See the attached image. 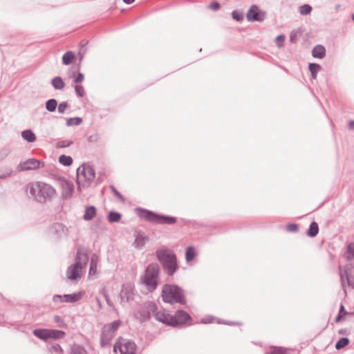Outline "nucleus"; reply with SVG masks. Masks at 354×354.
<instances>
[{
  "label": "nucleus",
  "instance_id": "a19ab883",
  "mask_svg": "<svg viewBox=\"0 0 354 354\" xmlns=\"http://www.w3.org/2000/svg\"><path fill=\"white\" fill-rule=\"evenodd\" d=\"M72 143L73 142L70 140H59L57 142L56 147L57 148H64L70 146Z\"/></svg>",
  "mask_w": 354,
  "mask_h": 354
},
{
  "label": "nucleus",
  "instance_id": "79ce46f5",
  "mask_svg": "<svg viewBox=\"0 0 354 354\" xmlns=\"http://www.w3.org/2000/svg\"><path fill=\"white\" fill-rule=\"evenodd\" d=\"M75 91L76 95L80 97H83L85 94L84 87L80 85H76L75 86Z\"/></svg>",
  "mask_w": 354,
  "mask_h": 354
},
{
  "label": "nucleus",
  "instance_id": "f257e3e1",
  "mask_svg": "<svg viewBox=\"0 0 354 354\" xmlns=\"http://www.w3.org/2000/svg\"><path fill=\"white\" fill-rule=\"evenodd\" d=\"M28 196L32 200L45 203L56 196V189L50 184L43 181H35L27 185Z\"/></svg>",
  "mask_w": 354,
  "mask_h": 354
},
{
  "label": "nucleus",
  "instance_id": "e433bc0d",
  "mask_svg": "<svg viewBox=\"0 0 354 354\" xmlns=\"http://www.w3.org/2000/svg\"><path fill=\"white\" fill-rule=\"evenodd\" d=\"M299 13L301 15H307L312 11V7L308 4H304L299 8Z\"/></svg>",
  "mask_w": 354,
  "mask_h": 354
},
{
  "label": "nucleus",
  "instance_id": "49530a36",
  "mask_svg": "<svg viewBox=\"0 0 354 354\" xmlns=\"http://www.w3.org/2000/svg\"><path fill=\"white\" fill-rule=\"evenodd\" d=\"M220 7V4L217 1H214L208 6V8L214 11L219 10Z\"/></svg>",
  "mask_w": 354,
  "mask_h": 354
},
{
  "label": "nucleus",
  "instance_id": "6e6552de",
  "mask_svg": "<svg viewBox=\"0 0 354 354\" xmlns=\"http://www.w3.org/2000/svg\"><path fill=\"white\" fill-rule=\"evenodd\" d=\"M120 324L121 322L120 320H116L104 326L100 338V343L102 347L109 344Z\"/></svg>",
  "mask_w": 354,
  "mask_h": 354
},
{
  "label": "nucleus",
  "instance_id": "393cba45",
  "mask_svg": "<svg viewBox=\"0 0 354 354\" xmlns=\"http://www.w3.org/2000/svg\"><path fill=\"white\" fill-rule=\"evenodd\" d=\"M165 269L166 270L167 274L169 275H172L176 270L178 266L176 263V259L173 260L169 263H167L163 265Z\"/></svg>",
  "mask_w": 354,
  "mask_h": 354
},
{
  "label": "nucleus",
  "instance_id": "6e6d98bb",
  "mask_svg": "<svg viewBox=\"0 0 354 354\" xmlns=\"http://www.w3.org/2000/svg\"><path fill=\"white\" fill-rule=\"evenodd\" d=\"M295 37H296V34L291 33L290 38V41L292 42L295 41Z\"/></svg>",
  "mask_w": 354,
  "mask_h": 354
},
{
  "label": "nucleus",
  "instance_id": "2f4dec72",
  "mask_svg": "<svg viewBox=\"0 0 354 354\" xmlns=\"http://www.w3.org/2000/svg\"><path fill=\"white\" fill-rule=\"evenodd\" d=\"M59 162L64 166H70L73 163V159L69 156L61 155L59 157Z\"/></svg>",
  "mask_w": 354,
  "mask_h": 354
},
{
  "label": "nucleus",
  "instance_id": "3c124183",
  "mask_svg": "<svg viewBox=\"0 0 354 354\" xmlns=\"http://www.w3.org/2000/svg\"><path fill=\"white\" fill-rule=\"evenodd\" d=\"M53 228L56 231H62L63 232L64 231V227L62 224H59V223L55 224L54 226H53Z\"/></svg>",
  "mask_w": 354,
  "mask_h": 354
},
{
  "label": "nucleus",
  "instance_id": "f3484780",
  "mask_svg": "<svg viewBox=\"0 0 354 354\" xmlns=\"http://www.w3.org/2000/svg\"><path fill=\"white\" fill-rule=\"evenodd\" d=\"M155 318L159 322L173 326V315H169L164 310L156 312Z\"/></svg>",
  "mask_w": 354,
  "mask_h": 354
},
{
  "label": "nucleus",
  "instance_id": "4c0bfd02",
  "mask_svg": "<svg viewBox=\"0 0 354 354\" xmlns=\"http://www.w3.org/2000/svg\"><path fill=\"white\" fill-rule=\"evenodd\" d=\"M348 343H349V339L348 338H346V337L341 338L336 343L335 348H336V349L339 350V349L344 348V346H347L348 344Z\"/></svg>",
  "mask_w": 354,
  "mask_h": 354
},
{
  "label": "nucleus",
  "instance_id": "72a5a7b5",
  "mask_svg": "<svg viewBox=\"0 0 354 354\" xmlns=\"http://www.w3.org/2000/svg\"><path fill=\"white\" fill-rule=\"evenodd\" d=\"M57 106V102L56 100H55V99L48 100L46 102V109L50 112L55 111Z\"/></svg>",
  "mask_w": 354,
  "mask_h": 354
},
{
  "label": "nucleus",
  "instance_id": "8fccbe9b",
  "mask_svg": "<svg viewBox=\"0 0 354 354\" xmlns=\"http://www.w3.org/2000/svg\"><path fill=\"white\" fill-rule=\"evenodd\" d=\"M84 76L82 73H79L75 77L74 82L75 83H81L84 80Z\"/></svg>",
  "mask_w": 354,
  "mask_h": 354
},
{
  "label": "nucleus",
  "instance_id": "a18cd8bd",
  "mask_svg": "<svg viewBox=\"0 0 354 354\" xmlns=\"http://www.w3.org/2000/svg\"><path fill=\"white\" fill-rule=\"evenodd\" d=\"M232 15L233 19L236 21H241L243 19L242 14L236 10L232 12Z\"/></svg>",
  "mask_w": 354,
  "mask_h": 354
},
{
  "label": "nucleus",
  "instance_id": "20e7f679",
  "mask_svg": "<svg viewBox=\"0 0 354 354\" xmlns=\"http://www.w3.org/2000/svg\"><path fill=\"white\" fill-rule=\"evenodd\" d=\"M77 191L81 192L88 187L95 177L93 168L89 165L84 164L77 169Z\"/></svg>",
  "mask_w": 354,
  "mask_h": 354
},
{
  "label": "nucleus",
  "instance_id": "dca6fc26",
  "mask_svg": "<svg viewBox=\"0 0 354 354\" xmlns=\"http://www.w3.org/2000/svg\"><path fill=\"white\" fill-rule=\"evenodd\" d=\"M190 315L184 310H178L173 316V326L183 325L191 321Z\"/></svg>",
  "mask_w": 354,
  "mask_h": 354
},
{
  "label": "nucleus",
  "instance_id": "a211bd4d",
  "mask_svg": "<svg viewBox=\"0 0 354 354\" xmlns=\"http://www.w3.org/2000/svg\"><path fill=\"white\" fill-rule=\"evenodd\" d=\"M99 263V257L96 254H93L91 257L88 277H93L96 275Z\"/></svg>",
  "mask_w": 354,
  "mask_h": 354
},
{
  "label": "nucleus",
  "instance_id": "4be33fe9",
  "mask_svg": "<svg viewBox=\"0 0 354 354\" xmlns=\"http://www.w3.org/2000/svg\"><path fill=\"white\" fill-rule=\"evenodd\" d=\"M312 55L315 58H323L326 55L325 48L322 45H316L312 50Z\"/></svg>",
  "mask_w": 354,
  "mask_h": 354
},
{
  "label": "nucleus",
  "instance_id": "c756f323",
  "mask_svg": "<svg viewBox=\"0 0 354 354\" xmlns=\"http://www.w3.org/2000/svg\"><path fill=\"white\" fill-rule=\"evenodd\" d=\"M319 232V227L316 222L313 221L310 223L307 234L310 237L315 236Z\"/></svg>",
  "mask_w": 354,
  "mask_h": 354
},
{
  "label": "nucleus",
  "instance_id": "c9c22d12",
  "mask_svg": "<svg viewBox=\"0 0 354 354\" xmlns=\"http://www.w3.org/2000/svg\"><path fill=\"white\" fill-rule=\"evenodd\" d=\"M82 122V118H80L79 117L71 118L67 120L66 125L68 127L77 126V125H80Z\"/></svg>",
  "mask_w": 354,
  "mask_h": 354
},
{
  "label": "nucleus",
  "instance_id": "09e8293b",
  "mask_svg": "<svg viewBox=\"0 0 354 354\" xmlns=\"http://www.w3.org/2000/svg\"><path fill=\"white\" fill-rule=\"evenodd\" d=\"M52 349L55 351V352H57V353H63V349L61 347V346L58 344H54L52 346Z\"/></svg>",
  "mask_w": 354,
  "mask_h": 354
},
{
  "label": "nucleus",
  "instance_id": "ddd939ff",
  "mask_svg": "<svg viewBox=\"0 0 354 354\" xmlns=\"http://www.w3.org/2000/svg\"><path fill=\"white\" fill-rule=\"evenodd\" d=\"M266 17V12L260 11L256 5H252L246 14V18L249 21H262Z\"/></svg>",
  "mask_w": 354,
  "mask_h": 354
},
{
  "label": "nucleus",
  "instance_id": "58836bf2",
  "mask_svg": "<svg viewBox=\"0 0 354 354\" xmlns=\"http://www.w3.org/2000/svg\"><path fill=\"white\" fill-rule=\"evenodd\" d=\"M72 354H86L85 349L80 346H74L71 349Z\"/></svg>",
  "mask_w": 354,
  "mask_h": 354
},
{
  "label": "nucleus",
  "instance_id": "473e14b6",
  "mask_svg": "<svg viewBox=\"0 0 354 354\" xmlns=\"http://www.w3.org/2000/svg\"><path fill=\"white\" fill-rule=\"evenodd\" d=\"M196 256V252L194 247H188L185 252V259L187 262L192 261Z\"/></svg>",
  "mask_w": 354,
  "mask_h": 354
},
{
  "label": "nucleus",
  "instance_id": "a878e982",
  "mask_svg": "<svg viewBox=\"0 0 354 354\" xmlns=\"http://www.w3.org/2000/svg\"><path fill=\"white\" fill-rule=\"evenodd\" d=\"M344 257L348 261H351L354 259V243H351L347 246L346 252L344 254Z\"/></svg>",
  "mask_w": 354,
  "mask_h": 354
},
{
  "label": "nucleus",
  "instance_id": "680f3d73",
  "mask_svg": "<svg viewBox=\"0 0 354 354\" xmlns=\"http://www.w3.org/2000/svg\"><path fill=\"white\" fill-rule=\"evenodd\" d=\"M54 319H55V322H59V319H60V317L59 316H55L54 317Z\"/></svg>",
  "mask_w": 354,
  "mask_h": 354
},
{
  "label": "nucleus",
  "instance_id": "7c9ffc66",
  "mask_svg": "<svg viewBox=\"0 0 354 354\" xmlns=\"http://www.w3.org/2000/svg\"><path fill=\"white\" fill-rule=\"evenodd\" d=\"M308 68L311 73V76H312L313 79H316L317 74L321 69L320 65H319L317 64H315V63H310L308 65Z\"/></svg>",
  "mask_w": 354,
  "mask_h": 354
},
{
  "label": "nucleus",
  "instance_id": "c85d7f7f",
  "mask_svg": "<svg viewBox=\"0 0 354 354\" xmlns=\"http://www.w3.org/2000/svg\"><path fill=\"white\" fill-rule=\"evenodd\" d=\"M65 333L62 330L50 329V339H62L65 337Z\"/></svg>",
  "mask_w": 354,
  "mask_h": 354
},
{
  "label": "nucleus",
  "instance_id": "412c9836",
  "mask_svg": "<svg viewBox=\"0 0 354 354\" xmlns=\"http://www.w3.org/2000/svg\"><path fill=\"white\" fill-rule=\"evenodd\" d=\"M96 216V208L93 205L87 206L85 209L83 218L85 221H91Z\"/></svg>",
  "mask_w": 354,
  "mask_h": 354
},
{
  "label": "nucleus",
  "instance_id": "5701e85b",
  "mask_svg": "<svg viewBox=\"0 0 354 354\" xmlns=\"http://www.w3.org/2000/svg\"><path fill=\"white\" fill-rule=\"evenodd\" d=\"M21 137L28 142H33L36 140V136L30 129H26L21 132Z\"/></svg>",
  "mask_w": 354,
  "mask_h": 354
},
{
  "label": "nucleus",
  "instance_id": "f8f14e48",
  "mask_svg": "<svg viewBox=\"0 0 354 354\" xmlns=\"http://www.w3.org/2000/svg\"><path fill=\"white\" fill-rule=\"evenodd\" d=\"M59 185L62 190V197L64 199L70 198L74 192V185L65 178H59L58 180Z\"/></svg>",
  "mask_w": 354,
  "mask_h": 354
},
{
  "label": "nucleus",
  "instance_id": "37998d69",
  "mask_svg": "<svg viewBox=\"0 0 354 354\" xmlns=\"http://www.w3.org/2000/svg\"><path fill=\"white\" fill-rule=\"evenodd\" d=\"M298 229H299L298 225L295 223H289L286 225L287 231L290 232H297Z\"/></svg>",
  "mask_w": 354,
  "mask_h": 354
},
{
  "label": "nucleus",
  "instance_id": "1a4fd4ad",
  "mask_svg": "<svg viewBox=\"0 0 354 354\" xmlns=\"http://www.w3.org/2000/svg\"><path fill=\"white\" fill-rule=\"evenodd\" d=\"M354 272V267L351 263H348L344 268L339 266V276L343 288L346 286H351V278Z\"/></svg>",
  "mask_w": 354,
  "mask_h": 354
},
{
  "label": "nucleus",
  "instance_id": "6ab92c4d",
  "mask_svg": "<svg viewBox=\"0 0 354 354\" xmlns=\"http://www.w3.org/2000/svg\"><path fill=\"white\" fill-rule=\"evenodd\" d=\"M147 309L146 313L145 312L143 314L140 312H138L136 314V316L139 318L141 321H145L149 318V314L151 311H153L155 310V305L153 303H148L145 306Z\"/></svg>",
  "mask_w": 354,
  "mask_h": 354
},
{
  "label": "nucleus",
  "instance_id": "603ef678",
  "mask_svg": "<svg viewBox=\"0 0 354 354\" xmlns=\"http://www.w3.org/2000/svg\"><path fill=\"white\" fill-rule=\"evenodd\" d=\"M115 195L120 199H122V196L115 189L113 186L110 187Z\"/></svg>",
  "mask_w": 354,
  "mask_h": 354
},
{
  "label": "nucleus",
  "instance_id": "9d476101",
  "mask_svg": "<svg viewBox=\"0 0 354 354\" xmlns=\"http://www.w3.org/2000/svg\"><path fill=\"white\" fill-rule=\"evenodd\" d=\"M82 297L83 293L82 292L64 295H56L53 296V301L55 303H75L82 299Z\"/></svg>",
  "mask_w": 354,
  "mask_h": 354
},
{
  "label": "nucleus",
  "instance_id": "4468645a",
  "mask_svg": "<svg viewBox=\"0 0 354 354\" xmlns=\"http://www.w3.org/2000/svg\"><path fill=\"white\" fill-rule=\"evenodd\" d=\"M133 294L134 285L132 283L124 284L120 294L121 302H128L133 299Z\"/></svg>",
  "mask_w": 354,
  "mask_h": 354
},
{
  "label": "nucleus",
  "instance_id": "39448f33",
  "mask_svg": "<svg viewBox=\"0 0 354 354\" xmlns=\"http://www.w3.org/2000/svg\"><path fill=\"white\" fill-rule=\"evenodd\" d=\"M159 266L157 263L149 264L142 277V283L150 292L155 290L158 286Z\"/></svg>",
  "mask_w": 354,
  "mask_h": 354
},
{
  "label": "nucleus",
  "instance_id": "423d86ee",
  "mask_svg": "<svg viewBox=\"0 0 354 354\" xmlns=\"http://www.w3.org/2000/svg\"><path fill=\"white\" fill-rule=\"evenodd\" d=\"M138 215L142 218L151 223L158 224H174L176 222V218L172 216H163L156 214L152 212L137 209Z\"/></svg>",
  "mask_w": 354,
  "mask_h": 354
},
{
  "label": "nucleus",
  "instance_id": "cd10ccee",
  "mask_svg": "<svg viewBox=\"0 0 354 354\" xmlns=\"http://www.w3.org/2000/svg\"><path fill=\"white\" fill-rule=\"evenodd\" d=\"M75 59V54L72 51H67L64 54L62 57L63 64L65 65H68L72 63L73 60Z\"/></svg>",
  "mask_w": 354,
  "mask_h": 354
},
{
  "label": "nucleus",
  "instance_id": "7ed1b4c3",
  "mask_svg": "<svg viewBox=\"0 0 354 354\" xmlns=\"http://www.w3.org/2000/svg\"><path fill=\"white\" fill-rule=\"evenodd\" d=\"M88 261V255L78 250L76 254L75 262L70 266L66 272L67 279L70 281H78L81 279L83 268Z\"/></svg>",
  "mask_w": 354,
  "mask_h": 354
},
{
  "label": "nucleus",
  "instance_id": "c03bdc74",
  "mask_svg": "<svg viewBox=\"0 0 354 354\" xmlns=\"http://www.w3.org/2000/svg\"><path fill=\"white\" fill-rule=\"evenodd\" d=\"M67 108L68 103L66 102H63L58 105L57 110L59 113H64Z\"/></svg>",
  "mask_w": 354,
  "mask_h": 354
},
{
  "label": "nucleus",
  "instance_id": "13d9d810",
  "mask_svg": "<svg viewBox=\"0 0 354 354\" xmlns=\"http://www.w3.org/2000/svg\"><path fill=\"white\" fill-rule=\"evenodd\" d=\"M96 301H97V304L99 308H102V303H101L100 299L97 298L96 299Z\"/></svg>",
  "mask_w": 354,
  "mask_h": 354
},
{
  "label": "nucleus",
  "instance_id": "ea45409f",
  "mask_svg": "<svg viewBox=\"0 0 354 354\" xmlns=\"http://www.w3.org/2000/svg\"><path fill=\"white\" fill-rule=\"evenodd\" d=\"M284 41L285 36L283 35H278L275 39V44L279 48H281L284 45Z\"/></svg>",
  "mask_w": 354,
  "mask_h": 354
},
{
  "label": "nucleus",
  "instance_id": "0eeeda50",
  "mask_svg": "<svg viewBox=\"0 0 354 354\" xmlns=\"http://www.w3.org/2000/svg\"><path fill=\"white\" fill-rule=\"evenodd\" d=\"M137 346L134 342L119 337L113 346V351L116 354H136Z\"/></svg>",
  "mask_w": 354,
  "mask_h": 354
},
{
  "label": "nucleus",
  "instance_id": "9b49d317",
  "mask_svg": "<svg viewBox=\"0 0 354 354\" xmlns=\"http://www.w3.org/2000/svg\"><path fill=\"white\" fill-rule=\"evenodd\" d=\"M44 163L36 158H30L25 161L21 162L18 165L19 171H28L37 169L43 167Z\"/></svg>",
  "mask_w": 354,
  "mask_h": 354
},
{
  "label": "nucleus",
  "instance_id": "f03ea898",
  "mask_svg": "<svg viewBox=\"0 0 354 354\" xmlns=\"http://www.w3.org/2000/svg\"><path fill=\"white\" fill-rule=\"evenodd\" d=\"M162 298L164 302L168 304H185L186 300L183 290L176 285L165 284L162 289Z\"/></svg>",
  "mask_w": 354,
  "mask_h": 354
},
{
  "label": "nucleus",
  "instance_id": "b1692460",
  "mask_svg": "<svg viewBox=\"0 0 354 354\" xmlns=\"http://www.w3.org/2000/svg\"><path fill=\"white\" fill-rule=\"evenodd\" d=\"M147 239L146 236L138 234L133 242V246L138 249H141L145 245Z\"/></svg>",
  "mask_w": 354,
  "mask_h": 354
},
{
  "label": "nucleus",
  "instance_id": "864d4df0",
  "mask_svg": "<svg viewBox=\"0 0 354 354\" xmlns=\"http://www.w3.org/2000/svg\"><path fill=\"white\" fill-rule=\"evenodd\" d=\"M213 317H207L202 319L201 322L203 324H209L212 322Z\"/></svg>",
  "mask_w": 354,
  "mask_h": 354
},
{
  "label": "nucleus",
  "instance_id": "bf43d9fd",
  "mask_svg": "<svg viewBox=\"0 0 354 354\" xmlns=\"http://www.w3.org/2000/svg\"><path fill=\"white\" fill-rule=\"evenodd\" d=\"M123 1L125 3H127V4H131L132 3L134 0H123Z\"/></svg>",
  "mask_w": 354,
  "mask_h": 354
},
{
  "label": "nucleus",
  "instance_id": "e2e57ef3",
  "mask_svg": "<svg viewBox=\"0 0 354 354\" xmlns=\"http://www.w3.org/2000/svg\"><path fill=\"white\" fill-rule=\"evenodd\" d=\"M353 19L354 20V15H353Z\"/></svg>",
  "mask_w": 354,
  "mask_h": 354
},
{
  "label": "nucleus",
  "instance_id": "bb28decb",
  "mask_svg": "<svg viewBox=\"0 0 354 354\" xmlns=\"http://www.w3.org/2000/svg\"><path fill=\"white\" fill-rule=\"evenodd\" d=\"M52 85L56 90H62L65 86V83L60 77H55L52 80Z\"/></svg>",
  "mask_w": 354,
  "mask_h": 354
},
{
  "label": "nucleus",
  "instance_id": "aec40b11",
  "mask_svg": "<svg viewBox=\"0 0 354 354\" xmlns=\"http://www.w3.org/2000/svg\"><path fill=\"white\" fill-rule=\"evenodd\" d=\"M33 334L37 337L42 340H47L50 339V329L39 328L33 330Z\"/></svg>",
  "mask_w": 354,
  "mask_h": 354
},
{
  "label": "nucleus",
  "instance_id": "5fc2aeb1",
  "mask_svg": "<svg viewBox=\"0 0 354 354\" xmlns=\"http://www.w3.org/2000/svg\"><path fill=\"white\" fill-rule=\"evenodd\" d=\"M339 314L342 315H345L347 314V313L344 311V307L343 305H341L340 306Z\"/></svg>",
  "mask_w": 354,
  "mask_h": 354
},
{
  "label": "nucleus",
  "instance_id": "f704fd0d",
  "mask_svg": "<svg viewBox=\"0 0 354 354\" xmlns=\"http://www.w3.org/2000/svg\"><path fill=\"white\" fill-rule=\"evenodd\" d=\"M120 218L121 214L115 212H111L108 215V221L111 223L118 222Z\"/></svg>",
  "mask_w": 354,
  "mask_h": 354
},
{
  "label": "nucleus",
  "instance_id": "052dcab7",
  "mask_svg": "<svg viewBox=\"0 0 354 354\" xmlns=\"http://www.w3.org/2000/svg\"><path fill=\"white\" fill-rule=\"evenodd\" d=\"M342 316H343L342 315L339 314V315L336 318V321L339 322Z\"/></svg>",
  "mask_w": 354,
  "mask_h": 354
},
{
  "label": "nucleus",
  "instance_id": "de8ad7c7",
  "mask_svg": "<svg viewBox=\"0 0 354 354\" xmlns=\"http://www.w3.org/2000/svg\"><path fill=\"white\" fill-rule=\"evenodd\" d=\"M270 354H288V352L286 349L279 348L270 352Z\"/></svg>",
  "mask_w": 354,
  "mask_h": 354
},
{
  "label": "nucleus",
  "instance_id": "4d7b16f0",
  "mask_svg": "<svg viewBox=\"0 0 354 354\" xmlns=\"http://www.w3.org/2000/svg\"><path fill=\"white\" fill-rule=\"evenodd\" d=\"M348 126L351 129H354V121H351Z\"/></svg>",
  "mask_w": 354,
  "mask_h": 354
},
{
  "label": "nucleus",
  "instance_id": "2eb2a0df",
  "mask_svg": "<svg viewBox=\"0 0 354 354\" xmlns=\"http://www.w3.org/2000/svg\"><path fill=\"white\" fill-rule=\"evenodd\" d=\"M156 255L162 265L176 259L175 254L171 250L167 249L157 251Z\"/></svg>",
  "mask_w": 354,
  "mask_h": 354
}]
</instances>
